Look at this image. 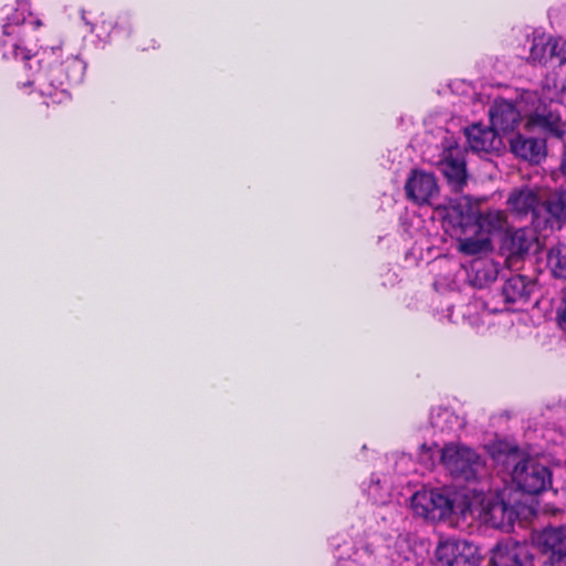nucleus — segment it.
Instances as JSON below:
<instances>
[{
    "label": "nucleus",
    "mask_w": 566,
    "mask_h": 566,
    "mask_svg": "<svg viewBox=\"0 0 566 566\" xmlns=\"http://www.w3.org/2000/svg\"><path fill=\"white\" fill-rule=\"evenodd\" d=\"M535 98H537V92L527 91L515 104L505 99H495L489 111L491 125L499 132H511L517 126L521 113L530 116L531 122L538 125L534 115Z\"/></svg>",
    "instance_id": "nucleus-7"
},
{
    "label": "nucleus",
    "mask_w": 566,
    "mask_h": 566,
    "mask_svg": "<svg viewBox=\"0 0 566 566\" xmlns=\"http://www.w3.org/2000/svg\"><path fill=\"white\" fill-rule=\"evenodd\" d=\"M533 283L523 275H513L502 287V297L506 304H524L533 290Z\"/></svg>",
    "instance_id": "nucleus-18"
},
{
    "label": "nucleus",
    "mask_w": 566,
    "mask_h": 566,
    "mask_svg": "<svg viewBox=\"0 0 566 566\" xmlns=\"http://www.w3.org/2000/svg\"><path fill=\"white\" fill-rule=\"evenodd\" d=\"M541 566H566V555L557 559L545 560Z\"/></svg>",
    "instance_id": "nucleus-31"
},
{
    "label": "nucleus",
    "mask_w": 566,
    "mask_h": 566,
    "mask_svg": "<svg viewBox=\"0 0 566 566\" xmlns=\"http://www.w3.org/2000/svg\"><path fill=\"white\" fill-rule=\"evenodd\" d=\"M479 205L470 197L451 199L443 209L442 227L449 235H460L476 228Z\"/></svg>",
    "instance_id": "nucleus-10"
},
{
    "label": "nucleus",
    "mask_w": 566,
    "mask_h": 566,
    "mask_svg": "<svg viewBox=\"0 0 566 566\" xmlns=\"http://www.w3.org/2000/svg\"><path fill=\"white\" fill-rule=\"evenodd\" d=\"M549 62H556L558 65L566 62V40L551 38Z\"/></svg>",
    "instance_id": "nucleus-28"
},
{
    "label": "nucleus",
    "mask_w": 566,
    "mask_h": 566,
    "mask_svg": "<svg viewBox=\"0 0 566 566\" xmlns=\"http://www.w3.org/2000/svg\"><path fill=\"white\" fill-rule=\"evenodd\" d=\"M478 547L467 539L446 538L436 549L441 566H471L476 562Z\"/></svg>",
    "instance_id": "nucleus-11"
},
{
    "label": "nucleus",
    "mask_w": 566,
    "mask_h": 566,
    "mask_svg": "<svg viewBox=\"0 0 566 566\" xmlns=\"http://www.w3.org/2000/svg\"><path fill=\"white\" fill-rule=\"evenodd\" d=\"M442 448L437 443L432 446L422 444L419 449L418 459L424 469L431 470L436 465L437 457L441 461Z\"/></svg>",
    "instance_id": "nucleus-27"
},
{
    "label": "nucleus",
    "mask_w": 566,
    "mask_h": 566,
    "mask_svg": "<svg viewBox=\"0 0 566 566\" xmlns=\"http://www.w3.org/2000/svg\"><path fill=\"white\" fill-rule=\"evenodd\" d=\"M547 265L553 275L566 280V245L559 244L549 250L547 254Z\"/></svg>",
    "instance_id": "nucleus-26"
},
{
    "label": "nucleus",
    "mask_w": 566,
    "mask_h": 566,
    "mask_svg": "<svg viewBox=\"0 0 566 566\" xmlns=\"http://www.w3.org/2000/svg\"><path fill=\"white\" fill-rule=\"evenodd\" d=\"M363 490L376 504H385L390 497L389 483L378 474H371L369 482L363 484Z\"/></svg>",
    "instance_id": "nucleus-24"
},
{
    "label": "nucleus",
    "mask_w": 566,
    "mask_h": 566,
    "mask_svg": "<svg viewBox=\"0 0 566 566\" xmlns=\"http://www.w3.org/2000/svg\"><path fill=\"white\" fill-rule=\"evenodd\" d=\"M557 328L566 334V297H563L555 308Z\"/></svg>",
    "instance_id": "nucleus-29"
},
{
    "label": "nucleus",
    "mask_w": 566,
    "mask_h": 566,
    "mask_svg": "<svg viewBox=\"0 0 566 566\" xmlns=\"http://www.w3.org/2000/svg\"><path fill=\"white\" fill-rule=\"evenodd\" d=\"M465 136L469 147L474 153H491L499 150L502 146L499 130L492 125L488 127L481 124H473L465 129Z\"/></svg>",
    "instance_id": "nucleus-15"
},
{
    "label": "nucleus",
    "mask_w": 566,
    "mask_h": 566,
    "mask_svg": "<svg viewBox=\"0 0 566 566\" xmlns=\"http://www.w3.org/2000/svg\"><path fill=\"white\" fill-rule=\"evenodd\" d=\"M472 503L469 502V486L421 489L410 499V509L415 515L427 521H444L452 515L467 516Z\"/></svg>",
    "instance_id": "nucleus-2"
},
{
    "label": "nucleus",
    "mask_w": 566,
    "mask_h": 566,
    "mask_svg": "<svg viewBox=\"0 0 566 566\" xmlns=\"http://www.w3.org/2000/svg\"><path fill=\"white\" fill-rule=\"evenodd\" d=\"M457 239V249L465 255H478L492 249L490 237L482 232L468 231L460 235H452Z\"/></svg>",
    "instance_id": "nucleus-20"
},
{
    "label": "nucleus",
    "mask_w": 566,
    "mask_h": 566,
    "mask_svg": "<svg viewBox=\"0 0 566 566\" xmlns=\"http://www.w3.org/2000/svg\"><path fill=\"white\" fill-rule=\"evenodd\" d=\"M497 275L499 264L491 259H479L471 264V282L478 287L492 283Z\"/></svg>",
    "instance_id": "nucleus-23"
},
{
    "label": "nucleus",
    "mask_w": 566,
    "mask_h": 566,
    "mask_svg": "<svg viewBox=\"0 0 566 566\" xmlns=\"http://www.w3.org/2000/svg\"><path fill=\"white\" fill-rule=\"evenodd\" d=\"M488 484L479 488H469V502L472 503L468 514L476 513L495 527H510L516 518V511L503 500L486 492Z\"/></svg>",
    "instance_id": "nucleus-6"
},
{
    "label": "nucleus",
    "mask_w": 566,
    "mask_h": 566,
    "mask_svg": "<svg viewBox=\"0 0 566 566\" xmlns=\"http://www.w3.org/2000/svg\"><path fill=\"white\" fill-rule=\"evenodd\" d=\"M509 228L507 216L502 210H488L481 212L478 210L476 214V228L473 230L474 233L482 232L485 235L500 233L506 231Z\"/></svg>",
    "instance_id": "nucleus-19"
},
{
    "label": "nucleus",
    "mask_w": 566,
    "mask_h": 566,
    "mask_svg": "<svg viewBox=\"0 0 566 566\" xmlns=\"http://www.w3.org/2000/svg\"><path fill=\"white\" fill-rule=\"evenodd\" d=\"M533 553L527 543L507 539L499 543L492 551L493 566H532Z\"/></svg>",
    "instance_id": "nucleus-12"
},
{
    "label": "nucleus",
    "mask_w": 566,
    "mask_h": 566,
    "mask_svg": "<svg viewBox=\"0 0 566 566\" xmlns=\"http://www.w3.org/2000/svg\"><path fill=\"white\" fill-rule=\"evenodd\" d=\"M441 464L454 479L478 483L480 486L488 484L483 482L489 476L485 460L464 444H446L441 451Z\"/></svg>",
    "instance_id": "nucleus-4"
},
{
    "label": "nucleus",
    "mask_w": 566,
    "mask_h": 566,
    "mask_svg": "<svg viewBox=\"0 0 566 566\" xmlns=\"http://www.w3.org/2000/svg\"><path fill=\"white\" fill-rule=\"evenodd\" d=\"M542 205L538 189L528 186L513 188L506 198L509 212L517 220L530 217L531 223L537 230H542L543 227Z\"/></svg>",
    "instance_id": "nucleus-9"
},
{
    "label": "nucleus",
    "mask_w": 566,
    "mask_h": 566,
    "mask_svg": "<svg viewBox=\"0 0 566 566\" xmlns=\"http://www.w3.org/2000/svg\"><path fill=\"white\" fill-rule=\"evenodd\" d=\"M337 566H358V565L353 559H343V560L338 562Z\"/></svg>",
    "instance_id": "nucleus-33"
},
{
    "label": "nucleus",
    "mask_w": 566,
    "mask_h": 566,
    "mask_svg": "<svg viewBox=\"0 0 566 566\" xmlns=\"http://www.w3.org/2000/svg\"><path fill=\"white\" fill-rule=\"evenodd\" d=\"M542 210V230L560 228L566 222V188L552 191L543 200Z\"/></svg>",
    "instance_id": "nucleus-16"
},
{
    "label": "nucleus",
    "mask_w": 566,
    "mask_h": 566,
    "mask_svg": "<svg viewBox=\"0 0 566 566\" xmlns=\"http://www.w3.org/2000/svg\"><path fill=\"white\" fill-rule=\"evenodd\" d=\"M532 544L544 555L546 560L566 556V527H548L532 534Z\"/></svg>",
    "instance_id": "nucleus-13"
},
{
    "label": "nucleus",
    "mask_w": 566,
    "mask_h": 566,
    "mask_svg": "<svg viewBox=\"0 0 566 566\" xmlns=\"http://www.w3.org/2000/svg\"><path fill=\"white\" fill-rule=\"evenodd\" d=\"M408 198L417 203H431L438 197L439 188L432 174L413 170L406 186Z\"/></svg>",
    "instance_id": "nucleus-14"
},
{
    "label": "nucleus",
    "mask_w": 566,
    "mask_h": 566,
    "mask_svg": "<svg viewBox=\"0 0 566 566\" xmlns=\"http://www.w3.org/2000/svg\"><path fill=\"white\" fill-rule=\"evenodd\" d=\"M409 463H412V460L409 455L402 454L396 462V465L400 473H406V470H402L403 465H407Z\"/></svg>",
    "instance_id": "nucleus-30"
},
{
    "label": "nucleus",
    "mask_w": 566,
    "mask_h": 566,
    "mask_svg": "<svg viewBox=\"0 0 566 566\" xmlns=\"http://www.w3.org/2000/svg\"><path fill=\"white\" fill-rule=\"evenodd\" d=\"M430 423L436 432L451 434L462 428V419L449 408H436L431 411Z\"/></svg>",
    "instance_id": "nucleus-21"
},
{
    "label": "nucleus",
    "mask_w": 566,
    "mask_h": 566,
    "mask_svg": "<svg viewBox=\"0 0 566 566\" xmlns=\"http://www.w3.org/2000/svg\"><path fill=\"white\" fill-rule=\"evenodd\" d=\"M490 454L494 462L504 467L514 464L512 479L525 493L538 494L552 483L549 470L536 460L526 458L518 462L517 449L506 442L499 441L490 447Z\"/></svg>",
    "instance_id": "nucleus-3"
},
{
    "label": "nucleus",
    "mask_w": 566,
    "mask_h": 566,
    "mask_svg": "<svg viewBox=\"0 0 566 566\" xmlns=\"http://www.w3.org/2000/svg\"><path fill=\"white\" fill-rule=\"evenodd\" d=\"M551 38L538 34L533 38L530 49L528 61L534 64H546L549 62Z\"/></svg>",
    "instance_id": "nucleus-25"
},
{
    "label": "nucleus",
    "mask_w": 566,
    "mask_h": 566,
    "mask_svg": "<svg viewBox=\"0 0 566 566\" xmlns=\"http://www.w3.org/2000/svg\"><path fill=\"white\" fill-rule=\"evenodd\" d=\"M41 25V21L27 13L25 8L15 9L1 25L0 45L4 59L25 60L27 80L19 81L21 88H34L52 103H62L70 98L69 86L83 80L85 63L73 54L63 59L61 45L43 48L34 56L21 46L30 30Z\"/></svg>",
    "instance_id": "nucleus-1"
},
{
    "label": "nucleus",
    "mask_w": 566,
    "mask_h": 566,
    "mask_svg": "<svg viewBox=\"0 0 566 566\" xmlns=\"http://www.w3.org/2000/svg\"><path fill=\"white\" fill-rule=\"evenodd\" d=\"M512 153L531 163H539L546 155V143L542 138L517 135L510 140Z\"/></svg>",
    "instance_id": "nucleus-17"
},
{
    "label": "nucleus",
    "mask_w": 566,
    "mask_h": 566,
    "mask_svg": "<svg viewBox=\"0 0 566 566\" xmlns=\"http://www.w3.org/2000/svg\"><path fill=\"white\" fill-rule=\"evenodd\" d=\"M535 99L534 115L538 126L560 137L565 132L563 120L557 109H553L552 105L559 104L566 107V85H543Z\"/></svg>",
    "instance_id": "nucleus-8"
},
{
    "label": "nucleus",
    "mask_w": 566,
    "mask_h": 566,
    "mask_svg": "<svg viewBox=\"0 0 566 566\" xmlns=\"http://www.w3.org/2000/svg\"><path fill=\"white\" fill-rule=\"evenodd\" d=\"M437 136L441 138L440 153L433 164L448 180L454 191H459L467 182L464 156L458 138L448 129L439 128Z\"/></svg>",
    "instance_id": "nucleus-5"
},
{
    "label": "nucleus",
    "mask_w": 566,
    "mask_h": 566,
    "mask_svg": "<svg viewBox=\"0 0 566 566\" xmlns=\"http://www.w3.org/2000/svg\"><path fill=\"white\" fill-rule=\"evenodd\" d=\"M536 242L534 230L520 228L513 231L504 241V245L512 256H522L530 251Z\"/></svg>",
    "instance_id": "nucleus-22"
},
{
    "label": "nucleus",
    "mask_w": 566,
    "mask_h": 566,
    "mask_svg": "<svg viewBox=\"0 0 566 566\" xmlns=\"http://www.w3.org/2000/svg\"><path fill=\"white\" fill-rule=\"evenodd\" d=\"M81 18H82L83 22L88 27L90 32H94V25L87 20L84 10L81 11Z\"/></svg>",
    "instance_id": "nucleus-32"
}]
</instances>
